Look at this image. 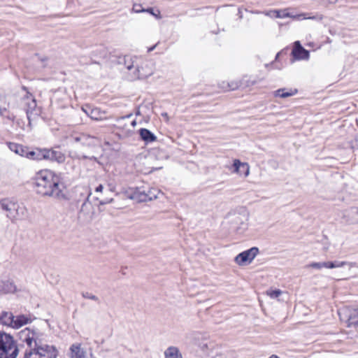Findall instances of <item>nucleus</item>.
<instances>
[{
  "label": "nucleus",
  "mask_w": 358,
  "mask_h": 358,
  "mask_svg": "<svg viewBox=\"0 0 358 358\" xmlns=\"http://www.w3.org/2000/svg\"><path fill=\"white\" fill-rule=\"evenodd\" d=\"M35 191L41 196L59 198L63 196L61 178L51 170L43 169L37 172L34 178Z\"/></svg>",
  "instance_id": "1"
},
{
  "label": "nucleus",
  "mask_w": 358,
  "mask_h": 358,
  "mask_svg": "<svg viewBox=\"0 0 358 358\" xmlns=\"http://www.w3.org/2000/svg\"><path fill=\"white\" fill-rule=\"evenodd\" d=\"M18 352L17 341L13 336L0 331V358H16Z\"/></svg>",
  "instance_id": "2"
},
{
  "label": "nucleus",
  "mask_w": 358,
  "mask_h": 358,
  "mask_svg": "<svg viewBox=\"0 0 358 358\" xmlns=\"http://www.w3.org/2000/svg\"><path fill=\"white\" fill-rule=\"evenodd\" d=\"M58 351L53 345H38L26 352L24 358H57Z\"/></svg>",
  "instance_id": "3"
},
{
  "label": "nucleus",
  "mask_w": 358,
  "mask_h": 358,
  "mask_svg": "<svg viewBox=\"0 0 358 358\" xmlns=\"http://www.w3.org/2000/svg\"><path fill=\"white\" fill-rule=\"evenodd\" d=\"M41 335L38 330L27 327L19 332V338L31 350L39 345Z\"/></svg>",
  "instance_id": "4"
},
{
  "label": "nucleus",
  "mask_w": 358,
  "mask_h": 358,
  "mask_svg": "<svg viewBox=\"0 0 358 358\" xmlns=\"http://www.w3.org/2000/svg\"><path fill=\"white\" fill-rule=\"evenodd\" d=\"M340 320L348 327H358V308L343 307L338 311Z\"/></svg>",
  "instance_id": "5"
},
{
  "label": "nucleus",
  "mask_w": 358,
  "mask_h": 358,
  "mask_svg": "<svg viewBox=\"0 0 358 358\" xmlns=\"http://www.w3.org/2000/svg\"><path fill=\"white\" fill-rule=\"evenodd\" d=\"M119 62H124L125 69L128 71V78L131 80L141 79L134 78V75L136 70H139V57L134 56H124L119 58Z\"/></svg>",
  "instance_id": "6"
},
{
  "label": "nucleus",
  "mask_w": 358,
  "mask_h": 358,
  "mask_svg": "<svg viewBox=\"0 0 358 358\" xmlns=\"http://www.w3.org/2000/svg\"><path fill=\"white\" fill-rule=\"evenodd\" d=\"M259 252L258 248L252 247L236 255L234 262L238 266L250 264L259 254Z\"/></svg>",
  "instance_id": "7"
},
{
  "label": "nucleus",
  "mask_w": 358,
  "mask_h": 358,
  "mask_svg": "<svg viewBox=\"0 0 358 358\" xmlns=\"http://www.w3.org/2000/svg\"><path fill=\"white\" fill-rule=\"evenodd\" d=\"M0 208L7 212V216L15 217V211L21 210L23 211V206H20L17 202L9 199H4L0 201Z\"/></svg>",
  "instance_id": "8"
},
{
  "label": "nucleus",
  "mask_w": 358,
  "mask_h": 358,
  "mask_svg": "<svg viewBox=\"0 0 358 358\" xmlns=\"http://www.w3.org/2000/svg\"><path fill=\"white\" fill-rule=\"evenodd\" d=\"M152 73L153 68L152 64L147 61H142L139 58V70H136V73H134V78L144 79L151 76Z\"/></svg>",
  "instance_id": "9"
},
{
  "label": "nucleus",
  "mask_w": 358,
  "mask_h": 358,
  "mask_svg": "<svg viewBox=\"0 0 358 358\" xmlns=\"http://www.w3.org/2000/svg\"><path fill=\"white\" fill-rule=\"evenodd\" d=\"M43 158L44 159H48L54 162H57L59 164H62L66 160V157L64 153L59 150L53 149H43Z\"/></svg>",
  "instance_id": "10"
},
{
  "label": "nucleus",
  "mask_w": 358,
  "mask_h": 358,
  "mask_svg": "<svg viewBox=\"0 0 358 358\" xmlns=\"http://www.w3.org/2000/svg\"><path fill=\"white\" fill-rule=\"evenodd\" d=\"M127 198L137 202H146L145 189L143 188H129L125 192Z\"/></svg>",
  "instance_id": "11"
},
{
  "label": "nucleus",
  "mask_w": 358,
  "mask_h": 358,
  "mask_svg": "<svg viewBox=\"0 0 358 358\" xmlns=\"http://www.w3.org/2000/svg\"><path fill=\"white\" fill-rule=\"evenodd\" d=\"M22 89L27 92V94L24 96V99L26 105V112L27 118L29 120H30V114L36 108V101L33 95L27 91V87H23Z\"/></svg>",
  "instance_id": "12"
},
{
  "label": "nucleus",
  "mask_w": 358,
  "mask_h": 358,
  "mask_svg": "<svg viewBox=\"0 0 358 358\" xmlns=\"http://www.w3.org/2000/svg\"><path fill=\"white\" fill-rule=\"evenodd\" d=\"M94 63L100 64L103 60L106 59L108 56V52L106 47L103 45L96 46L93 50Z\"/></svg>",
  "instance_id": "13"
},
{
  "label": "nucleus",
  "mask_w": 358,
  "mask_h": 358,
  "mask_svg": "<svg viewBox=\"0 0 358 358\" xmlns=\"http://www.w3.org/2000/svg\"><path fill=\"white\" fill-rule=\"evenodd\" d=\"M292 53L296 59H308L309 58V52L301 46L299 41L294 43Z\"/></svg>",
  "instance_id": "14"
},
{
  "label": "nucleus",
  "mask_w": 358,
  "mask_h": 358,
  "mask_svg": "<svg viewBox=\"0 0 358 358\" xmlns=\"http://www.w3.org/2000/svg\"><path fill=\"white\" fill-rule=\"evenodd\" d=\"M33 318L31 315H14V326L13 329H19L21 327L31 323Z\"/></svg>",
  "instance_id": "15"
},
{
  "label": "nucleus",
  "mask_w": 358,
  "mask_h": 358,
  "mask_svg": "<svg viewBox=\"0 0 358 358\" xmlns=\"http://www.w3.org/2000/svg\"><path fill=\"white\" fill-rule=\"evenodd\" d=\"M16 286L12 281L9 280H0V293H14L16 291Z\"/></svg>",
  "instance_id": "16"
},
{
  "label": "nucleus",
  "mask_w": 358,
  "mask_h": 358,
  "mask_svg": "<svg viewBox=\"0 0 358 358\" xmlns=\"http://www.w3.org/2000/svg\"><path fill=\"white\" fill-rule=\"evenodd\" d=\"M0 323L13 329L14 315L11 312L3 311L0 315Z\"/></svg>",
  "instance_id": "17"
},
{
  "label": "nucleus",
  "mask_w": 358,
  "mask_h": 358,
  "mask_svg": "<svg viewBox=\"0 0 358 358\" xmlns=\"http://www.w3.org/2000/svg\"><path fill=\"white\" fill-rule=\"evenodd\" d=\"M71 358H85V352L80 344H73L70 348Z\"/></svg>",
  "instance_id": "18"
},
{
  "label": "nucleus",
  "mask_w": 358,
  "mask_h": 358,
  "mask_svg": "<svg viewBox=\"0 0 358 358\" xmlns=\"http://www.w3.org/2000/svg\"><path fill=\"white\" fill-rule=\"evenodd\" d=\"M141 138L147 143L157 140L156 136L147 129H141L139 131Z\"/></svg>",
  "instance_id": "19"
},
{
  "label": "nucleus",
  "mask_w": 358,
  "mask_h": 358,
  "mask_svg": "<svg viewBox=\"0 0 358 358\" xmlns=\"http://www.w3.org/2000/svg\"><path fill=\"white\" fill-rule=\"evenodd\" d=\"M8 148L13 152L20 156L24 157L26 155V150L27 148L24 147L22 145L15 143H8Z\"/></svg>",
  "instance_id": "20"
},
{
  "label": "nucleus",
  "mask_w": 358,
  "mask_h": 358,
  "mask_svg": "<svg viewBox=\"0 0 358 358\" xmlns=\"http://www.w3.org/2000/svg\"><path fill=\"white\" fill-rule=\"evenodd\" d=\"M164 358H182V356L177 347L170 346L164 351Z\"/></svg>",
  "instance_id": "21"
},
{
  "label": "nucleus",
  "mask_w": 358,
  "mask_h": 358,
  "mask_svg": "<svg viewBox=\"0 0 358 358\" xmlns=\"http://www.w3.org/2000/svg\"><path fill=\"white\" fill-rule=\"evenodd\" d=\"M345 266H348L349 268H351L355 266V264L352 262L337 260L334 262H327V268L329 269L341 268Z\"/></svg>",
  "instance_id": "22"
},
{
  "label": "nucleus",
  "mask_w": 358,
  "mask_h": 358,
  "mask_svg": "<svg viewBox=\"0 0 358 358\" xmlns=\"http://www.w3.org/2000/svg\"><path fill=\"white\" fill-rule=\"evenodd\" d=\"M296 93V90H286L285 88L279 89L273 92L275 96H279L281 98H287L295 95Z\"/></svg>",
  "instance_id": "23"
},
{
  "label": "nucleus",
  "mask_w": 358,
  "mask_h": 358,
  "mask_svg": "<svg viewBox=\"0 0 358 358\" xmlns=\"http://www.w3.org/2000/svg\"><path fill=\"white\" fill-rule=\"evenodd\" d=\"M43 150H39L37 152L35 151H29L27 148L26 150V155H24L25 157L31 159H36V160H41L44 159L43 157Z\"/></svg>",
  "instance_id": "24"
},
{
  "label": "nucleus",
  "mask_w": 358,
  "mask_h": 358,
  "mask_svg": "<svg viewBox=\"0 0 358 358\" xmlns=\"http://www.w3.org/2000/svg\"><path fill=\"white\" fill-rule=\"evenodd\" d=\"M243 84L241 81H231L227 83V86H222L221 89L224 91L235 90L242 87Z\"/></svg>",
  "instance_id": "25"
},
{
  "label": "nucleus",
  "mask_w": 358,
  "mask_h": 358,
  "mask_svg": "<svg viewBox=\"0 0 358 358\" xmlns=\"http://www.w3.org/2000/svg\"><path fill=\"white\" fill-rule=\"evenodd\" d=\"M159 193L160 192L155 188H150L147 190L145 189L146 201L157 199Z\"/></svg>",
  "instance_id": "26"
},
{
  "label": "nucleus",
  "mask_w": 358,
  "mask_h": 358,
  "mask_svg": "<svg viewBox=\"0 0 358 358\" xmlns=\"http://www.w3.org/2000/svg\"><path fill=\"white\" fill-rule=\"evenodd\" d=\"M306 268H312L316 270H321L322 268H327V262H312L306 266Z\"/></svg>",
  "instance_id": "27"
},
{
  "label": "nucleus",
  "mask_w": 358,
  "mask_h": 358,
  "mask_svg": "<svg viewBox=\"0 0 358 358\" xmlns=\"http://www.w3.org/2000/svg\"><path fill=\"white\" fill-rule=\"evenodd\" d=\"M250 174V166L246 162H242L241 167L240 169V173L238 175L240 176H243L245 178L248 177Z\"/></svg>",
  "instance_id": "28"
},
{
  "label": "nucleus",
  "mask_w": 358,
  "mask_h": 358,
  "mask_svg": "<svg viewBox=\"0 0 358 358\" xmlns=\"http://www.w3.org/2000/svg\"><path fill=\"white\" fill-rule=\"evenodd\" d=\"M294 17L297 18L299 20L301 19H311V20H322V16L321 15H317L314 16L307 15L306 14H301L297 16H294Z\"/></svg>",
  "instance_id": "29"
},
{
  "label": "nucleus",
  "mask_w": 358,
  "mask_h": 358,
  "mask_svg": "<svg viewBox=\"0 0 358 358\" xmlns=\"http://www.w3.org/2000/svg\"><path fill=\"white\" fill-rule=\"evenodd\" d=\"M241 164H242V162L239 159H234L233 161V168H234L233 172L236 174H238V173H240V169L241 167Z\"/></svg>",
  "instance_id": "30"
},
{
  "label": "nucleus",
  "mask_w": 358,
  "mask_h": 358,
  "mask_svg": "<svg viewBox=\"0 0 358 358\" xmlns=\"http://www.w3.org/2000/svg\"><path fill=\"white\" fill-rule=\"evenodd\" d=\"M267 295L269 296L271 299L278 298L281 294L282 292L280 289L276 290H268L266 292Z\"/></svg>",
  "instance_id": "31"
},
{
  "label": "nucleus",
  "mask_w": 358,
  "mask_h": 358,
  "mask_svg": "<svg viewBox=\"0 0 358 358\" xmlns=\"http://www.w3.org/2000/svg\"><path fill=\"white\" fill-rule=\"evenodd\" d=\"M146 9L142 8L141 4H134L131 11L135 13H140L145 12Z\"/></svg>",
  "instance_id": "32"
},
{
  "label": "nucleus",
  "mask_w": 358,
  "mask_h": 358,
  "mask_svg": "<svg viewBox=\"0 0 358 358\" xmlns=\"http://www.w3.org/2000/svg\"><path fill=\"white\" fill-rule=\"evenodd\" d=\"M276 17L279 18H285L287 17H291L287 10L276 11Z\"/></svg>",
  "instance_id": "33"
},
{
  "label": "nucleus",
  "mask_w": 358,
  "mask_h": 358,
  "mask_svg": "<svg viewBox=\"0 0 358 358\" xmlns=\"http://www.w3.org/2000/svg\"><path fill=\"white\" fill-rule=\"evenodd\" d=\"M145 12L150 13L152 15L155 16L157 19H161L162 18V16H161L159 10H157V13H156L154 12L153 8H146Z\"/></svg>",
  "instance_id": "34"
},
{
  "label": "nucleus",
  "mask_w": 358,
  "mask_h": 358,
  "mask_svg": "<svg viewBox=\"0 0 358 358\" xmlns=\"http://www.w3.org/2000/svg\"><path fill=\"white\" fill-rule=\"evenodd\" d=\"M76 141H82L83 144L88 145V136L81 135L75 138Z\"/></svg>",
  "instance_id": "35"
},
{
  "label": "nucleus",
  "mask_w": 358,
  "mask_h": 358,
  "mask_svg": "<svg viewBox=\"0 0 358 358\" xmlns=\"http://www.w3.org/2000/svg\"><path fill=\"white\" fill-rule=\"evenodd\" d=\"M26 212H27V210L23 206V211H22L21 210H19L18 211H15V217H20L24 216L26 214Z\"/></svg>",
  "instance_id": "36"
},
{
  "label": "nucleus",
  "mask_w": 358,
  "mask_h": 358,
  "mask_svg": "<svg viewBox=\"0 0 358 358\" xmlns=\"http://www.w3.org/2000/svg\"><path fill=\"white\" fill-rule=\"evenodd\" d=\"M199 347L203 352H207L208 344L206 343H201L199 345Z\"/></svg>",
  "instance_id": "37"
},
{
  "label": "nucleus",
  "mask_w": 358,
  "mask_h": 358,
  "mask_svg": "<svg viewBox=\"0 0 358 358\" xmlns=\"http://www.w3.org/2000/svg\"><path fill=\"white\" fill-rule=\"evenodd\" d=\"M102 189H103V186H102V185H99L97 187H96L95 191H96V192H101L102 191Z\"/></svg>",
  "instance_id": "38"
},
{
  "label": "nucleus",
  "mask_w": 358,
  "mask_h": 358,
  "mask_svg": "<svg viewBox=\"0 0 358 358\" xmlns=\"http://www.w3.org/2000/svg\"><path fill=\"white\" fill-rule=\"evenodd\" d=\"M227 83L223 81V82H222L221 83L219 84V87L221 89L222 86H227Z\"/></svg>",
  "instance_id": "39"
},
{
  "label": "nucleus",
  "mask_w": 358,
  "mask_h": 358,
  "mask_svg": "<svg viewBox=\"0 0 358 358\" xmlns=\"http://www.w3.org/2000/svg\"><path fill=\"white\" fill-rule=\"evenodd\" d=\"M156 45H153L152 47L149 48H148V52H150L152 51V50L155 48Z\"/></svg>",
  "instance_id": "40"
},
{
  "label": "nucleus",
  "mask_w": 358,
  "mask_h": 358,
  "mask_svg": "<svg viewBox=\"0 0 358 358\" xmlns=\"http://www.w3.org/2000/svg\"><path fill=\"white\" fill-rule=\"evenodd\" d=\"M162 116L165 117L167 120H169L168 115L166 113H162Z\"/></svg>",
  "instance_id": "41"
},
{
  "label": "nucleus",
  "mask_w": 358,
  "mask_h": 358,
  "mask_svg": "<svg viewBox=\"0 0 358 358\" xmlns=\"http://www.w3.org/2000/svg\"><path fill=\"white\" fill-rule=\"evenodd\" d=\"M6 110V109H1L0 108V115H2L3 114V112Z\"/></svg>",
  "instance_id": "42"
},
{
  "label": "nucleus",
  "mask_w": 358,
  "mask_h": 358,
  "mask_svg": "<svg viewBox=\"0 0 358 358\" xmlns=\"http://www.w3.org/2000/svg\"><path fill=\"white\" fill-rule=\"evenodd\" d=\"M91 299H93V300H97L98 299H97V297H96V296H92V295H91Z\"/></svg>",
  "instance_id": "43"
},
{
  "label": "nucleus",
  "mask_w": 358,
  "mask_h": 358,
  "mask_svg": "<svg viewBox=\"0 0 358 358\" xmlns=\"http://www.w3.org/2000/svg\"><path fill=\"white\" fill-rule=\"evenodd\" d=\"M269 358H279V357L275 355H272Z\"/></svg>",
  "instance_id": "44"
},
{
  "label": "nucleus",
  "mask_w": 358,
  "mask_h": 358,
  "mask_svg": "<svg viewBox=\"0 0 358 358\" xmlns=\"http://www.w3.org/2000/svg\"><path fill=\"white\" fill-rule=\"evenodd\" d=\"M91 119H95V120H97V117H94V116L91 115Z\"/></svg>",
  "instance_id": "45"
},
{
  "label": "nucleus",
  "mask_w": 358,
  "mask_h": 358,
  "mask_svg": "<svg viewBox=\"0 0 358 358\" xmlns=\"http://www.w3.org/2000/svg\"><path fill=\"white\" fill-rule=\"evenodd\" d=\"M131 124H132L133 126H134V125L136 124V121H133V122H131Z\"/></svg>",
  "instance_id": "46"
},
{
  "label": "nucleus",
  "mask_w": 358,
  "mask_h": 358,
  "mask_svg": "<svg viewBox=\"0 0 358 358\" xmlns=\"http://www.w3.org/2000/svg\"><path fill=\"white\" fill-rule=\"evenodd\" d=\"M90 199V194L87 195V198H86V200L88 201Z\"/></svg>",
  "instance_id": "47"
},
{
  "label": "nucleus",
  "mask_w": 358,
  "mask_h": 358,
  "mask_svg": "<svg viewBox=\"0 0 358 358\" xmlns=\"http://www.w3.org/2000/svg\"><path fill=\"white\" fill-rule=\"evenodd\" d=\"M357 213H358V208H357Z\"/></svg>",
  "instance_id": "48"
}]
</instances>
